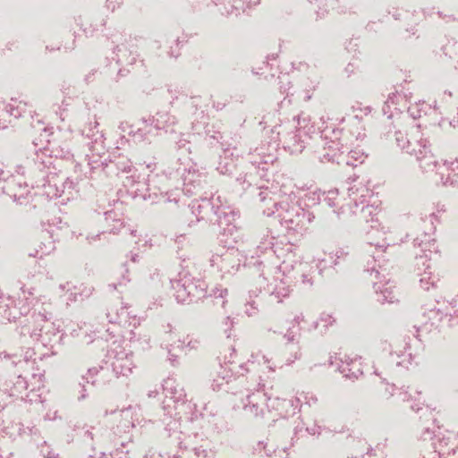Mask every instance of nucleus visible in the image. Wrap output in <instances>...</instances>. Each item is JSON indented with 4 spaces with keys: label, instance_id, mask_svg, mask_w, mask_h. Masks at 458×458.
Instances as JSON below:
<instances>
[{
    "label": "nucleus",
    "instance_id": "1",
    "mask_svg": "<svg viewBox=\"0 0 458 458\" xmlns=\"http://www.w3.org/2000/svg\"><path fill=\"white\" fill-rule=\"evenodd\" d=\"M408 152L411 155H414L418 159L426 157V154L428 153L427 140L420 138L413 142L408 141Z\"/></svg>",
    "mask_w": 458,
    "mask_h": 458
},
{
    "label": "nucleus",
    "instance_id": "3",
    "mask_svg": "<svg viewBox=\"0 0 458 458\" xmlns=\"http://www.w3.org/2000/svg\"><path fill=\"white\" fill-rule=\"evenodd\" d=\"M437 281L438 279L435 276L432 277L430 273L425 272L420 279V285L423 289L429 290L430 287L436 286Z\"/></svg>",
    "mask_w": 458,
    "mask_h": 458
},
{
    "label": "nucleus",
    "instance_id": "2",
    "mask_svg": "<svg viewBox=\"0 0 458 458\" xmlns=\"http://www.w3.org/2000/svg\"><path fill=\"white\" fill-rule=\"evenodd\" d=\"M26 106V102L17 99H12V102L9 104V112L12 115L19 117L21 115L22 113L25 112Z\"/></svg>",
    "mask_w": 458,
    "mask_h": 458
}]
</instances>
